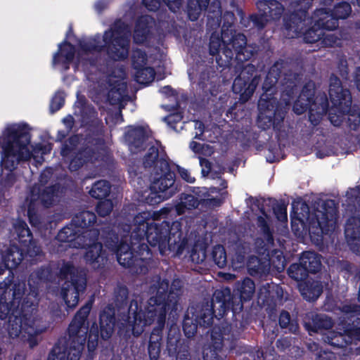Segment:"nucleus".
<instances>
[{
	"mask_svg": "<svg viewBox=\"0 0 360 360\" xmlns=\"http://www.w3.org/2000/svg\"><path fill=\"white\" fill-rule=\"evenodd\" d=\"M98 229L81 231L70 223L59 231L56 239L60 243H68L69 246L86 249L84 255L86 264L92 269H101L108 261V254L101 243L98 242Z\"/></svg>",
	"mask_w": 360,
	"mask_h": 360,
	"instance_id": "9d476101",
	"label": "nucleus"
},
{
	"mask_svg": "<svg viewBox=\"0 0 360 360\" xmlns=\"http://www.w3.org/2000/svg\"><path fill=\"white\" fill-rule=\"evenodd\" d=\"M88 133L85 136V141L91 145H101L105 143L103 139L104 136V125L101 120L94 117L86 122Z\"/></svg>",
	"mask_w": 360,
	"mask_h": 360,
	"instance_id": "2f4dec72",
	"label": "nucleus"
},
{
	"mask_svg": "<svg viewBox=\"0 0 360 360\" xmlns=\"http://www.w3.org/2000/svg\"><path fill=\"white\" fill-rule=\"evenodd\" d=\"M321 255L314 251H306L301 255L299 262L290 265L287 272L296 281H304L309 274H316L321 269Z\"/></svg>",
	"mask_w": 360,
	"mask_h": 360,
	"instance_id": "a211bd4d",
	"label": "nucleus"
},
{
	"mask_svg": "<svg viewBox=\"0 0 360 360\" xmlns=\"http://www.w3.org/2000/svg\"><path fill=\"white\" fill-rule=\"evenodd\" d=\"M129 290L124 285H118L114 290L113 304H108L101 311L99 316L98 337L107 340L110 339L114 332L115 326L118 328V333L122 335L126 331L127 327L122 326V315L129 314V321L131 323L134 321V314L129 311V307L133 302H136L138 305V311L144 312L146 311L142 309V302L136 299H132L128 305Z\"/></svg>",
	"mask_w": 360,
	"mask_h": 360,
	"instance_id": "1a4fd4ad",
	"label": "nucleus"
},
{
	"mask_svg": "<svg viewBox=\"0 0 360 360\" xmlns=\"http://www.w3.org/2000/svg\"><path fill=\"white\" fill-rule=\"evenodd\" d=\"M134 70L135 80L139 84L148 85L154 80L155 72L153 68L144 65Z\"/></svg>",
	"mask_w": 360,
	"mask_h": 360,
	"instance_id": "de8ad7c7",
	"label": "nucleus"
},
{
	"mask_svg": "<svg viewBox=\"0 0 360 360\" xmlns=\"http://www.w3.org/2000/svg\"><path fill=\"white\" fill-rule=\"evenodd\" d=\"M352 13L351 5L346 1H341L336 4L333 10L326 8H317L315 10V18L317 25L330 30H336L339 26L340 19H346Z\"/></svg>",
	"mask_w": 360,
	"mask_h": 360,
	"instance_id": "6ab92c4d",
	"label": "nucleus"
},
{
	"mask_svg": "<svg viewBox=\"0 0 360 360\" xmlns=\"http://www.w3.org/2000/svg\"><path fill=\"white\" fill-rule=\"evenodd\" d=\"M14 230L17 235L16 239L20 245L25 248L26 253L31 257H40L42 255L41 247L33 235L27 224L22 220H18L14 224Z\"/></svg>",
	"mask_w": 360,
	"mask_h": 360,
	"instance_id": "412c9836",
	"label": "nucleus"
},
{
	"mask_svg": "<svg viewBox=\"0 0 360 360\" xmlns=\"http://www.w3.org/2000/svg\"><path fill=\"white\" fill-rule=\"evenodd\" d=\"M56 278V274L53 271L51 264L43 265L32 271L28 278V285L34 297L39 292L41 285L53 282Z\"/></svg>",
	"mask_w": 360,
	"mask_h": 360,
	"instance_id": "bb28decb",
	"label": "nucleus"
},
{
	"mask_svg": "<svg viewBox=\"0 0 360 360\" xmlns=\"http://www.w3.org/2000/svg\"><path fill=\"white\" fill-rule=\"evenodd\" d=\"M259 12H264L269 20H278L284 12V6L277 0H260L256 4Z\"/></svg>",
	"mask_w": 360,
	"mask_h": 360,
	"instance_id": "72a5a7b5",
	"label": "nucleus"
},
{
	"mask_svg": "<svg viewBox=\"0 0 360 360\" xmlns=\"http://www.w3.org/2000/svg\"><path fill=\"white\" fill-rule=\"evenodd\" d=\"M224 22L221 35L212 33L210 37L209 53L215 56L217 68H221L220 73L227 70L231 72L233 61L244 63L249 60L255 54L254 49L247 44V38L243 33L233 32L232 24L224 30Z\"/></svg>",
	"mask_w": 360,
	"mask_h": 360,
	"instance_id": "0eeeda50",
	"label": "nucleus"
},
{
	"mask_svg": "<svg viewBox=\"0 0 360 360\" xmlns=\"http://www.w3.org/2000/svg\"><path fill=\"white\" fill-rule=\"evenodd\" d=\"M65 92L63 90L57 91L50 103V110L52 113L62 108L65 104Z\"/></svg>",
	"mask_w": 360,
	"mask_h": 360,
	"instance_id": "6e6d98bb",
	"label": "nucleus"
},
{
	"mask_svg": "<svg viewBox=\"0 0 360 360\" xmlns=\"http://www.w3.org/2000/svg\"><path fill=\"white\" fill-rule=\"evenodd\" d=\"M25 290L24 283L15 284L9 292L8 288L4 290L0 298V319H8L6 330L9 338L21 335L33 348L38 345L37 337L41 333L36 324L38 303L30 294L24 297Z\"/></svg>",
	"mask_w": 360,
	"mask_h": 360,
	"instance_id": "7ed1b4c3",
	"label": "nucleus"
},
{
	"mask_svg": "<svg viewBox=\"0 0 360 360\" xmlns=\"http://www.w3.org/2000/svg\"><path fill=\"white\" fill-rule=\"evenodd\" d=\"M255 291V283L248 277L236 282L233 292L228 287L214 290L212 300L218 310V316L221 318L228 312L231 313V322L225 321L219 326L226 328V332L229 333L233 328L244 330L249 324L243 312V302L250 300Z\"/></svg>",
	"mask_w": 360,
	"mask_h": 360,
	"instance_id": "423d86ee",
	"label": "nucleus"
},
{
	"mask_svg": "<svg viewBox=\"0 0 360 360\" xmlns=\"http://www.w3.org/2000/svg\"><path fill=\"white\" fill-rule=\"evenodd\" d=\"M96 216L94 212L84 210L76 214L72 219V224L76 229H82L83 231L92 230L91 228L96 222Z\"/></svg>",
	"mask_w": 360,
	"mask_h": 360,
	"instance_id": "58836bf2",
	"label": "nucleus"
},
{
	"mask_svg": "<svg viewBox=\"0 0 360 360\" xmlns=\"http://www.w3.org/2000/svg\"><path fill=\"white\" fill-rule=\"evenodd\" d=\"M283 297V290L281 286L274 283H266L259 290V300L263 304H270L281 300Z\"/></svg>",
	"mask_w": 360,
	"mask_h": 360,
	"instance_id": "f704fd0d",
	"label": "nucleus"
},
{
	"mask_svg": "<svg viewBox=\"0 0 360 360\" xmlns=\"http://www.w3.org/2000/svg\"><path fill=\"white\" fill-rule=\"evenodd\" d=\"M172 326L168 331L167 339L168 355L171 357L175 356L176 360H191L189 350L181 343L179 333L174 331V333L172 335Z\"/></svg>",
	"mask_w": 360,
	"mask_h": 360,
	"instance_id": "c756f323",
	"label": "nucleus"
},
{
	"mask_svg": "<svg viewBox=\"0 0 360 360\" xmlns=\"http://www.w3.org/2000/svg\"><path fill=\"white\" fill-rule=\"evenodd\" d=\"M170 164L165 153H160L159 148L155 146H150L143 158V165L153 172L157 170L165 169Z\"/></svg>",
	"mask_w": 360,
	"mask_h": 360,
	"instance_id": "c85d7f7f",
	"label": "nucleus"
},
{
	"mask_svg": "<svg viewBox=\"0 0 360 360\" xmlns=\"http://www.w3.org/2000/svg\"><path fill=\"white\" fill-rule=\"evenodd\" d=\"M248 273L252 276H261L267 271L266 265L257 256H250L247 262Z\"/></svg>",
	"mask_w": 360,
	"mask_h": 360,
	"instance_id": "49530a36",
	"label": "nucleus"
},
{
	"mask_svg": "<svg viewBox=\"0 0 360 360\" xmlns=\"http://www.w3.org/2000/svg\"><path fill=\"white\" fill-rule=\"evenodd\" d=\"M153 172L160 177L155 178L152 182V188L160 191V193H165L166 197H172L181 189V184L176 179V174L172 171L170 164L165 169L157 170Z\"/></svg>",
	"mask_w": 360,
	"mask_h": 360,
	"instance_id": "aec40b11",
	"label": "nucleus"
},
{
	"mask_svg": "<svg viewBox=\"0 0 360 360\" xmlns=\"http://www.w3.org/2000/svg\"><path fill=\"white\" fill-rule=\"evenodd\" d=\"M302 324L308 333L312 335L313 333L330 329L334 323L333 319L326 314L309 311L303 316Z\"/></svg>",
	"mask_w": 360,
	"mask_h": 360,
	"instance_id": "393cba45",
	"label": "nucleus"
},
{
	"mask_svg": "<svg viewBox=\"0 0 360 360\" xmlns=\"http://www.w3.org/2000/svg\"><path fill=\"white\" fill-rule=\"evenodd\" d=\"M61 280H66L61 288V297L67 310L75 309L78 304L79 296L84 293L86 288V274L78 271L72 263L63 262L56 274Z\"/></svg>",
	"mask_w": 360,
	"mask_h": 360,
	"instance_id": "ddd939ff",
	"label": "nucleus"
},
{
	"mask_svg": "<svg viewBox=\"0 0 360 360\" xmlns=\"http://www.w3.org/2000/svg\"><path fill=\"white\" fill-rule=\"evenodd\" d=\"M340 38L335 34H326L323 32L320 44L324 47H334L340 44Z\"/></svg>",
	"mask_w": 360,
	"mask_h": 360,
	"instance_id": "0e129e2a",
	"label": "nucleus"
},
{
	"mask_svg": "<svg viewBox=\"0 0 360 360\" xmlns=\"http://www.w3.org/2000/svg\"><path fill=\"white\" fill-rule=\"evenodd\" d=\"M107 99L110 105H117L122 101V92L120 88L112 87L108 93Z\"/></svg>",
	"mask_w": 360,
	"mask_h": 360,
	"instance_id": "338daca9",
	"label": "nucleus"
},
{
	"mask_svg": "<svg viewBox=\"0 0 360 360\" xmlns=\"http://www.w3.org/2000/svg\"><path fill=\"white\" fill-rule=\"evenodd\" d=\"M200 205V200L197 197L190 193H182L179 195V202L174 206V210L178 215L184 214L186 210L195 209Z\"/></svg>",
	"mask_w": 360,
	"mask_h": 360,
	"instance_id": "ea45409f",
	"label": "nucleus"
},
{
	"mask_svg": "<svg viewBox=\"0 0 360 360\" xmlns=\"http://www.w3.org/2000/svg\"><path fill=\"white\" fill-rule=\"evenodd\" d=\"M167 223L168 224L167 235L169 250L181 253L188 242L182 231V223L179 220L172 222L167 221Z\"/></svg>",
	"mask_w": 360,
	"mask_h": 360,
	"instance_id": "a878e982",
	"label": "nucleus"
},
{
	"mask_svg": "<svg viewBox=\"0 0 360 360\" xmlns=\"http://www.w3.org/2000/svg\"><path fill=\"white\" fill-rule=\"evenodd\" d=\"M180 283L176 279L169 285L168 280L159 278L157 284L150 287L155 294L148 300L146 311L143 313L139 311L137 303L133 302L129 307V311L134 314L133 322L129 323V314L122 315V324L127 327V330L122 335L126 339L131 335L139 337L144 331L145 326L156 321L157 326L150 333L148 345L150 360H158L160 357L166 316L169 311L172 314L177 310L181 295Z\"/></svg>",
	"mask_w": 360,
	"mask_h": 360,
	"instance_id": "f257e3e1",
	"label": "nucleus"
},
{
	"mask_svg": "<svg viewBox=\"0 0 360 360\" xmlns=\"http://www.w3.org/2000/svg\"><path fill=\"white\" fill-rule=\"evenodd\" d=\"M327 342L335 347L342 348L345 345V338L342 334L336 332H331L326 337Z\"/></svg>",
	"mask_w": 360,
	"mask_h": 360,
	"instance_id": "680f3d73",
	"label": "nucleus"
},
{
	"mask_svg": "<svg viewBox=\"0 0 360 360\" xmlns=\"http://www.w3.org/2000/svg\"><path fill=\"white\" fill-rule=\"evenodd\" d=\"M148 139L147 132L142 126L131 127L125 133V139L134 152L141 151Z\"/></svg>",
	"mask_w": 360,
	"mask_h": 360,
	"instance_id": "473e14b6",
	"label": "nucleus"
},
{
	"mask_svg": "<svg viewBox=\"0 0 360 360\" xmlns=\"http://www.w3.org/2000/svg\"><path fill=\"white\" fill-rule=\"evenodd\" d=\"M111 191V184L107 180L101 179L93 184L89 195L91 198L103 200L107 198Z\"/></svg>",
	"mask_w": 360,
	"mask_h": 360,
	"instance_id": "a18cd8bd",
	"label": "nucleus"
},
{
	"mask_svg": "<svg viewBox=\"0 0 360 360\" xmlns=\"http://www.w3.org/2000/svg\"><path fill=\"white\" fill-rule=\"evenodd\" d=\"M79 143V135H71L62 143L60 152V155L64 158L70 157V155L75 152Z\"/></svg>",
	"mask_w": 360,
	"mask_h": 360,
	"instance_id": "09e8293b",
	"label": "nucleus"
},
{
	"mask_svg": "<svg viewBox=\"0 0 360 360\" xmlns=\"http://www.w3.org/2000/svg\"><path fill=\"white\" fill-rule=\"evenodd\" d=\"M300 292L304 300L314 302L323 292V286L318 281H307L300 288Z\"/></svg>",
	"mask_w": 360,
	"mask_h": 360,
	"instance_id": "79ce46f5",
	"label": "nucleus"
},
{
	"mask_svg": "<svg viewBox=\"0 0 360 360\" xmlns=\"http://www.w3.org/2000/svg\"><path fill=\"white\" fill-rule=\"evenodd\" d=\"M237 63L238 65L232 66L231 72L224 71L221 73V76L224 77V80H226L227 76L224 75L230 73L229 79H232L233 76V72L236 73L240 70L239 74L233 80L232 91L235 94L239 96V102L245 103L253 96L257 86L262 81V77L259 70L254 65L248 63L244 65H243V63L237 62Z\"/></svg>",
	"mask_w": 360,
	"mask_h": 360,
	"instance_id": "4468645a",
	"label": "nucleus"
},
{
	"mask_svg": "<svg viewBox=\"0 0 360 360\" xmlns=\"http://www.w3.org/2000/svg\"><path fill=\"white\" fill-rule=\"evenodd\" d=\"M133 215L131 223L129 224H131L133 227L132 236L134 239H146L152 248L157 247L160 254L165 255L166 251L169 250L167 220L156 222L148 212H139L136 214H133Z\"/></svg>",
	"mask_w": 360,
	"mask_h": 360,
	"instance_id": "f8f14e48",
	"label": "nucleus"
},
{
	"mask_svg": "<svg viewBox=\"0 0 360 360\" xmlns=\"http://www.w3.org/2000/svg\"><path fill=\"white\" fill-rule=\"evenodd\" d=\"M250 20L252 22L253 26L258 30H262L265 27L269 20L264 12L259 13H252L249 17Z\"/></svg>",
	"mask_w": 360,
	"mask_h": 360,
	"instance_id": "e2e57ef3",
	"label": "nucleus"
},
{
	"mask_svg": "<svg viewBox=\"0 0 360 360\" xmlns=\"http://www.w3.org/2000/svg\"><path fill=\"white\" fill-rule=\"evenodd\" d=\"M78 63L76 64L75 68H77L78 65L81 63L84 70L88 69L89 68H94L97 65V58L96 57H81L78 56Z\"/></svg>",
	"mask_w": 360,
	"mask_h": 360,
	"instance_id": "774afa93",
	"label": "nucleus"
},
{
	"mask_svg": "<svg viewBox=\"0 0 360 360\" xmlns=\"http://www.w3.org/2000/svg\"><path fill=\"white\" fill-rule=\"evenodd\" d=\"M212 257L214 264L220 269L224 268L227 264V256L225 248L222 245L213 247Z\"/></svg>",
	"mask_w": 360,
	"mask_h": 360,
	"instance_id": "8fccbe9b",
	"label": "nucleus"
},
{
	"mask_svg": "<svg viewBox=\"0 0 360 360\" xmlns=\"http://www.w3.org/2000/svg\"><path fill=\"white\" fill-rule=\"evenodd\" d=\"M298 97L307 103L304 104V108L297 109L296 103L293 105V111L297 115H302L305 112L308 108L314 103H315V84L312 81L307 82L302 87Z\"/></svg>",
	"mask_w": 360,
	"mask_h": 360,
	"instance_id": "e433bc0d",
	"label": "nucleus"
},
{
	"mask_svg": "<svg viewBox=\"0 0 360 360\" xmlns=\"http://www.w3.org/2000/svg\"><path fill=\"white\" fill-rule=\"evenodd\" d=\"M345 235L348 241H360V219L352 216L345 226Z\"/></svg>",
	"mask_w": 360,
	"mask_h": 360,
	"instance_id": "c03bdc74",
	"label": "nucleus"
},
{
	"mask_svg": "<svg viewBox=\"0 0 360 360\" xmlns=\"http://www.w3.org/2000/svg\"><path fill=\"white\" fill-rule=\"evenodd\" d=\"M210 0H188L186 13L191 21L197 20L202 11H205Z\"/></svg>",
	"mask_w": 360,
	"mask_h": 360,
	"instance_id": "37998d69",
	"label": "nucleus"
},
{
	"mask_svg": "<svg viewBox=\"0 0 360 360\" xmlns=\"http://www.w3.org/2000/svg\"><path fill=\"white\" fill-rule=\"evenodd\" d=\"M292 210L290 212V217H291V229L292 232L295 233V235L297 236H300L302 234V230L300 227V225L303 229L304 228V221L303 219H302L298 216H293L294 215H298L297 211L295 210V206L292 205Z\"/></svg>",
	"mask_w": 360,
	"mask_h": 360,
	"instance_id": "13d9d810",
	"label": "nucleus"
},
{
	"mask_svg": "<svg viewBox=\"0 0 360 360\" xmlns=\"http://www.w3.org/2000/svg\"><path fill=\"white\" fill-rule=\"evenodd\" d=\"M278 324L281 328L288 329V330L292 333H295L298 328L297 325L294 323L293 321L291 319L290 313L285 310L281 311L278 317Z\"/></svg>",
	"mask_w": 360,
	"mask_h": 360,
	"instance_id": "864d4df0",
	"label": "nucleus"
},
{
	"mask_svg": "<svg viewBox=\"0 0 360 360\" xmlns=\"http://www.w3.org/2000/svg\"><path fill=\"white\" fill-rule=\"evenodd\" d=\"M165 193H160V191L158 189H153L152 184L150 186V192L145 198V202L149 205L155 206L159 203L163 202L165 200L170 198L166 197Z\"/></svg>",
	"mask_w": 360,
	"mask_h": 360,
	"instance_id": "603ef678",
	"label": "nucleus"
},
{
	"mask_svg": "<svg viewBox=\"0 0 360 360\" xmlns=\"http://www.w3.org/2000/svg\"><path fill=\"white\" fill-rule=\"evenodd\" d=\"M190 311L192 316L189 317L188 314H186L182 323L184 333L188 338L195 336L198 326L206 328L211 327L214 319L220 318L212 299L209 300L205 298L202 302L192 306Z\"/></svg>",
	"mask_w": 360,
	"mask_h": 360,
	"instance_id": "2eb2a0df",
	"label": "nucleus"
},
{
	"mask_svg": "<svg viewBox=\"0 0 360 360\" xmlns=\"http://www.w3.org/2000/svg\"><path fill=\"white\" fill-rule=\"evenodd\" d=\"M341 311L348 318L350 321L360 320V305L356 304H344L341 307Z\"/></svg>",
	"mask_w": 360,
	"mask_h": 360,
	"instance_id": "5fc2aeb1",
	"label": "nucleus"
},
{
	"mask_svg": "<svg viewBox=\"0 0 360 360\" xmlns=\"http://www.w3.org/2000/svg\"><path fill=\"white\" fill-rule=\"evenodd\" d=\"M91 303L88 302L75 314L68 328V338H60L49 354L47 360H79L86 342L89 352L98 346V326L89 328L88 316Z\"/></svg>",
	"mask_w": 360,
	"mask_h": 360,
	"instance_id": "20e7f679",
	"label": "nucleus"
},
{
	"mask_svg": "<svg viewBox=\"0 0 360 360\" xmlns=\"http://www.w3.org/2000/svg\"><path fill=\"white\" fill-rule=\"evenodd\" d=\"M257 224L258 227L260 229L262 234L265 239L267 245H274V238L273 235V231L271 229L269 224L266 220L262 217L259 216L257 219Z\"/></svg>",
	"mask_w": 360,
	"mask_h": 360,
	"instance_id": "3c124183",
	"label": "nucleus"
},
{
	"mask_svg": "<svg viewBox=\"0 0 360 360\" xmlns=\"http://www.w3.org/2000/svg\"><path fill=\"white\" fill-rule=\"evenodd\" d=\"M269 200L276 202L273 205V211L276 219L281 222L286 221L288 220L287 205L285 203H277L275 199L269 198Z\"/></svg>",
	"mask_w": 360,
	"mask_h": 360,
	"instance_id": "bf43d9fd",
	"label": "nucleus"
},
{
	"mask_svg": "<svg viewBox=\"0 0 360 360\" xmlns=\"http://www.w3.org/2000/svg\"><path fill=\"white\" fill-rule=\"evenodd\" d=\"M132 225L126 224L124 234L119 235L113 230L108 232L105 237V247L113 252L120 265L129 269L132 274H146L148 269L147 260L150 259L153 253L146 239L135 240L132 236Z\"/></svg>",
	"mask_w": 360,
	"mask_h": 360,
	"instance_id": "39448f33",
	"label": "nucleus"
},
{
	"mask_svg": "<svg viewBox=\"0 0 360 360\" xmlns=\"http://www.w3.org/2000/svg\"><path fill=\"white\" fill-rule=\"evenodd\" d=\"M321 207V210L316 209L311 216L307 217L311 240L318 243L322 242L323 235L333 232L338 212L333 200H323ZM307 213L309 214L308 211Z\"/></svg>",
	"mask_w": 360,
	"mask_h": 360,
	"instance_id": "dca6fc26",
	"label": "nucleus"
},
{
	"mask_svg": "<svg viewBox=\"0 0 360 360\" xmlns=\"http://www.w3.org/2000/svg\"><path fill=\"white\" fill-rule=\"evenodd\" d=\"M304 19L296 12L290 13L283 18V26L288 32V38L300 37L303 31Z\"/></svg>",
	"mask_w": 360,
	"mask_h": 360,
	"instance_id": "c9c22d12",
	"label": "nucleus"
},
{
	"mask_svg": "<svg viewBox=\"0 0 360 360\" xmlns=\"http://www.w3.org/2000/svg\"><path fill=\"white\" fill-rule=\"evenodd\" d=\"M98 202L96 210L100 217H105L110 214L112 210V202L110 200L103 199Z\"/></svg>",
	"mask_w": 360,
	"mask_h": 360,
	"instance_id": "052dcab7",
	"label": "nucleus"
},
{
	"mask_svg": "<svg viewBox=\"0 0 360 360\" xmlns=\"http://www.w3.org/2000/svg\"><path fill=\"white\" fill-rule=\"evenodd\" d=\"M60 185L55 184L49 186H34L30 190V201L36 205L40 203L43 207H52L58 197Z\"/></svg>",
	"mask_w": 360,
	"mask_h": 360,
	"instance_id": "5701e85b",
	"label": "nucleus"
},
{
	"mask_svg": "<svg viewBox=\"0 0 360 360\" xmlns=\"http://www.w3.org/2000/svg\"><path fill=\"white\" fill-rule=\"evenodd\" d=\"M328 94L333 105L344 113L348 114L347 126L351 131H357L360 125V112H352V95L344 88L340 79L332 73L329 78Z\"/></svg>",
	"mask_w": 360,
	"mask_h": 360,
	"instance_id": "f3484780",
	"label": "nucleus"
},
{
	"mask_svg": "<svg viewBox=\"0 0 360 360\" xmlns=\"http://www.w3.org/2000/svg\"><path fill=\"white\" fill-rule=\"evenodd\" d=\"M302 79V75L294 72L290 64L284 60L276 61L268 71L262 84L263 93L259 101V113L257 125L262 130L273 128L275 131H280L283 126L285 111L274 105L276 98L277 84L281 86L283 97L288 101L292 100L298 92V88Z\"/></svg>",
	"mask_w": 360,
	"mask_h": 360,
	"instance_id": "f03ea898",
	"label": "nucleus"
},
{
	"mask_svg": "<svg viewBox=\"0 0 360 360\" xmlns=\"http://www.w3.org/2000/svg\"><path fill=\"white\" fill-rule=\"evenodd\" d=\"M226 335H229V333L226 332V328L224 327L221 328L219 325H215L212 328L209 348L203 352L204 360H226L225 357L219 354L224 346Z\"/></svg>",
	"mask_w": 360,
	"mask_h": 360,
	"instance_id": "4be33fe9",
	"label": "nucleus"
},
{
	"mask_svg": "<svg viewBox=\"0 0 360 360\" xmlns=\"http://www.w3.org/2000/svg\"><path fill=\"white\" fill-rule=\"evenodd\" d=\"M34 202H30L27 205V217L29 221L33 226H38L40 224V218L37 214Z\"/></svg>",
	"mask_w": 360,
	"mask_h": 360,
	"instance_id": "69168bd1",
	"label": "nucleus"
},
{
	"mask_svg": "<svg viewBox=\"0 0 360 360\" xmlns=\"http://www.w3.org/2000/svg\"><path fill=\"white\" fill-rule=\"evenodd\" d=\"M150 18L148 15H141L136 21L134 30V39L136 43L145 42L150 32Z\"/></svg>",
	"mask_w": 360,
	"mask_h": 360,
	"instance_id": "4c0bfd02",
	"label": "nucleus"
},
{
	"mask_svg": "<svg viewBox=\"0 0 360 360\" xmlns=\"http://www.w3.org/2000/svg\"><path fill=\"white\" fill-rule=\"evenodd\" d=\"M148 57L145 51L141 49L134 51L131 56V64L134 69L146 65Z\"/></svg>",
	"mask_w": 360,
	"mask_h": 360,
	"instance_id": "4d7b16f0",
	"label": "nucleus"
},
{
	"mask_svg": "<svg viewBox=\"0 0 360 360\" xmlns=\"http://www.w3.org/2000/svg\"><path fill=\"white\" fill-rule=\"evenodd\" d=\"M101 35L79 42L82 51L84 53L105 51L108 58L113 61H122L127 58L130 49L131 30L128 25L121 19H117L103 35V44Z\"/></svg>",
	"mask_w": 360,
	"mask_h": 360,
	"instance_id": "6e6552de",
	"label": "nucleus"
},
{
	"mask_svg": "<svg viewBox=\"0 0 360 360\" xmlns=\"http://www.w3.org/2000/svg\"><path fill=\"white\" fill-rule=\"evenodd\" d=\"M75 56V48L66 39L58 46V51L53 54L52 65H59L63 72L68 71Z\"/></svg>",
	"mask_w": 360,
	"mask_h": 360,
	"instance_id": "cd10ccee",
	"label": "nucleus"
},
{
	"mask_svg": "<svg viewBox=\"0 0 360 360\" xmlns=\"http://www.w3.org/2000/svg\"><path fill=\"white\" fill-rule=\"evenodd\" d=\"M319 17L315 18V11H314L311 16V22H313V25L306 30L304 32L302 31V34H303V39L304 42L307 44H314L316 42H320L321 39V36L323 34L324 30H328V29L323 27L321 25H317L316 20Z\"/></svg>",
	"mask_w": 360,
	"mask_h": 360,
	"instance_id": "a19ab883",
	"label": "nucleus"
},
{
	"mask_svg": "<svg viewBox=\"0 0 360 360\" xmlns=\"http://www.w3.org/2000/svg\"><path fill=\"white\" fill-rule=\"evenodd\" d=\"M27 257H30V261L34 260V258H31L26 253L25 247L11 244L6 251L2 255V262L6 269L12 270L17 268L22 261Z\"/></svg>",
	"mask_w": 360,
	"mask_h": 360,
	"instance_id": "7c9ffc66",
	"label": "nucleus"
},
{
	"mask_svg": "<svg viewBox=\"0 0 360 360\" xmlns=\"http://www.w3.org/2000/svg\"><path fill=\"white\" fill-rule=\"evenodd\" d=\"M101 145H91L84 141L81 148L75 153L70 159L68 168L72 172L79 169L84 164L95 162L98 160V146Z\"/></svg>",
	"mask_w": 360,
	"mask_h": 360,
	"instance_id": "b1692460",
	"label": "nucleus"
},
{
	"mask_svg": "<svg viewBox=\"0 0 360 360\" xmlns=\"http://www.w3.org/2000/svg\"><path fill=\"white\" fill-rule=\"evenodd\" d=\"M31 142L29 125L26 123L13 124L4 131L1 143L3 152L1 156L2 169L12 172L18 164L31 159L32 152L28 146Z\"/></svg>",
	"mask_w": 360,
	"mask_h": 360,
	"instance_id": "9b49d317",
	"label": "nucleus"
}]
</instances>
